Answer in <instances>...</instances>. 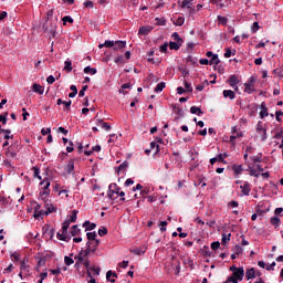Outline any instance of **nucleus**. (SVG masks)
<instances>
[{"mask_svg":"<svg viewBox=\"0 0 283 283\" xmlns=\"http://www.w3.org/2000/svg\"><path fill=\"white\" fill-rule=\"evenodd\" d=\"M232 171H234V176H240L244 171V168H242V165H233Z\"/></svg>","mask_w":283,"mask_h":283,"instance_id":"aec40b11","label":"nucleus"},{"mask_svg":"<svg viewBox=\"0 0 283 283\" xmlns=\"http://www.w3.org/2000/svg\"><path fill=\"white\" fill-rule=\"evenodd\" d=\"M232 275L239 281L244 280V268L240 266L239 270L232 273Z\"/></svg>","mask_w":283,"mask_h":283,"instance_id":"39448f33","label":"nucleus"},{"mask_svg":"<svg viewBox=\"0 0 283 283\" xmlns=\"http://www.w3.org/2000/svg\"><path fill=\"white\" fill-rule=\"evenodd\" d=\"M108 198H112V193H116L117 196L120 197V201L125 202V191H120V187H118V185L116 184H111L108 186Z\"/></svg>","mask_w":283,"mask_h":283,"instance_id":"7ed1b4c3","label":"nucleus"},{"mask_svg":"<svg viewBox=\"0 0 283 283\" xmlns=\"http://www.w3.org/2000/svg\"><path fill=\"white\" fill-rule=\"evenodd\" d=\"M190 113L197 114V116H202V114H205V112H202V109H200L198 106H191Z\"/></svg>","mask_w":283,"mask_h":283,"instance_id":"5701e85b","label":"nucleus"},{"mask_svg":"<svg viewBox=\"0 0 283 283\" xmlns=\"http://www.w3.org/2000/svg\"><path fill=\"white\" fill-rule=\"evenodd\" d=\"M182 46V44H180L179 42H169V48H170V50H176V51H178V49L179 48H181Z\"/></svg>","mask_w":283,"mask_h":283,"instance_id":"f704fd0d","label":"nucleus"},{"mask_svg":"<svg viewBox=\"0 0 283 283\" xmlns=\"http://www.w3.org/2000/svg\"><path fill=\"white\" fill-rule=\"evenodd\" d=\"M33 171V178H38V180H43V177H41V169H39V167L34 166L32 168Z\"/></svg>","mask_w":283,"mask_h":283,"instance_id":"412c9836","label":"nucleus"},{"mask_svg":"<svg viewBox=\"0 0 283 283\" xmlns=\"http://www.w3.org/2000/svg\"><path fill=\"white\" fill-rule=\"evenodd\" d=\"M97 70L95 67L92 66H86L84 69V74H91L92 76H94V74H97Z\"/></svg>","mask_w":283,"mask_h":283,"instance_id":"b1692460","label":"nucleus"},{"mask_svg":"<svg viewBox=\"0 0 283 283\" xmlns=\"http://www.w3.org/2000/svg\"><path fill=\"white\" fill-rule=\"evenodd\" d=\"M228 83H229L230 87H235L238 85V83H240V80H238V75H231L228 78Z\"/></svg>","mask_w":283,"mask_h":283,"instance_id":"9d476101","label":"nucleus"},{"mask_svg":"<svg viewBox=\"0 0 283 283\" xmlns=\"http://www.w3.org/2000/svg\"><path fill=\"white\" fill-rule=\"evenodd\" d=\"M52 133L51 128H42L41 134L42 136H48Z\"/></svg>","mask_w":283,"mask_h":283,"instance_id":"0e129e2a","label":"nucleus"},{"mask_svg":"<svg viewBox=\"0 0 283 283\" xmlns=\"http://www.w3.org/2000/svg\"><path fill=\"white\" fill-rule=\"evenodd\" d=\"M115 63H116L117 65H120V64L125 63V56H123V55L117 56V57L115 59Z\"/></svg>","mask_w":283,"mask_h":283,"instance_id":"8fccbe9b","label":"nucleus"},{"mask_svg":"<svg viewBox=\"0 0 283 283\" xmlns=\"http://www.w3.org/2000/svg\"><path fill=\"white\" fill-rule=\"evenodd\" d=\"M240 189L243 196H249L251 193V184L249 181H244Z\"/></svg>","mask_w":283,"mask_h":283,"instance_id":"423d86ee","label":"nucleus"},{"mask_svg":"<svg viewBox=\"0 0 283 283\" xmlns=\"http://www.w3.org/2000/svg\"><path fill=\"white\" fill-rule=\"evenodd\" d=\"M223 97L230 98V101H233L235 98V92H233L232 90H224Z\"/></svg>","mask_w":283,"mask_h":283,"instance_id":"f8f14e48","label":"nucleus"},{"mask_svg":"<svg viewBox=\"0 0 283 283\" xmlns=\"http://www.w3.org/2000/svg\"><path fill=\"white\" fill-rule=\"evenodd\" d=\"M98 125H101L102 129H105L106 132H109V129H112V126L103 122L102 119H98Z\"/></svg>","mask_w":283,"mask_h":283,"instance_id":"473e14b6","label":"nucleus"},{"mask_svg":"<svg viewBox=\"0 0 283 283\" xmlns=\"http://www.w3.org/2000/svg\"><path fill=\"white\" fill-rule=\"evenodd\" d=\"M104 48H114V41L112 40H106L104 43H103Z\"/></svg>","mask_w":283,"mask_h":283,"instance_id":"052dcab7","label":"nucleus"},{"mask_svg":"<svg viewBox=\"0 0 283 283\" xmlns=\"http://www.w3.org/2000/svg\"><path fill=\"white\" fill-rule=\"evenodd\" d=\"M165 87V82H160L159 84H157V86L155 87V92H163Z\"/></svg>","mask_w":283,"mask_h":283,"instance_id":"864d4df0","label":"nucleus"},{"mask_svg":"<svg viewBox=\"0 0 283 283\" xmlns=\"http://www.w3.org/2000/svg\"><path fill=\"white\" fill-rule=\"evenodd\" d=\"M34 218L35 220H39V218H41V216H45V210H39L38 212H34Z\"/></svg>","mask_w":283,"mask_h":283,"instance_id":"6e6d98bb","label":"nucleus"},{"mask_svg":"<svg viewBox=\"0 0 283 283\" xmlns=\"http://www.w3.org/2000/svg\"><path fill=\"white\" fill-rule=\"evenodd\" d=\"M247 280H255V268L248 269L245 271Z\"/></svg>","mask_w":283,"mask_h":283,"instance_id":"9b49d317","label":"nucleus"},{"mask_svg":"<svg viewBox=\"0 0 283 283\" xmlns=\"http://www.w3.org/2000/svg\"><path fill=\"white\" fill-rule=\"evenodd\" d=\"M112 277H118V274H116L115 272H112V270H109V271L106 273V280H107L108 282H112V283L116 282V280H115V279H112Z\"/></svg>","mask_w":283,"mask_h":283,"instance_id":"a211bd4d","label":"nucleus"},{"mask_svg":"<svg viewBox=\"0 0 283 283\" xmlns=\"http://www.w3.org/2000/svg\"><path fill=\"white\" fill-rule=\"evenodd\" d=\"M98 235H99L101 238H103V235H107V228L102 227V228L98 230Z\"/></svg>","mask_w":283,"mask_h":283,"instance_id":"4d7b16f0","label":"nucleus"},{"mask_svg":"<svg viewBox=\"0 0 283 283\" xmlns=\"http://www.w3.org/2000/svg\"><path fill=\"white\" fill-rule=\"evenodd\" d=\"M210 65H220V59L218 57V54L211 56Z\"/></svg>","mask_w":283,"mask_h":283,"instance_id":"7c9ffc66","label":"nucleus"},{"mask_svg":"<svg viewBox=\"0 0 283 283\" xmlns=\"http://www.w3.org/2000/svg\"><path fill=\"white\" fill-rule=\"evenodd\" d=\"M21 271H28L30 269V265L28 264V259H23L21 261V266H20Z\"/></svg>","mask_w":283,"mask_h":283,"instance_id":"72a5a7b5","label":"nucleus"},{"mask_svg":"<svg viewBox=\"0 0 283 283\" xmlns=\"http://www.w3.org/2000/svg\"><path fill=\"white\" fill-rule=\"evenodd\" d=\"M260 114V118H266V116H269V108H266V103H261V112Z\"/></svg>","mask_w":283,"mask_h":283,"instance_id":"1a4fd4ad","label":"nucleus"},{"mask_svg":"<svg viewBox=\"0 0 283 283\" xmlns=\"http://www.w3.org/2000/svg\"><path fill=\"white\" fill-rule=\"evenodd\" d=\"M231 241V233H222L221 244H227V242Z\"/></svg>","mask_w":283,"mask_h":283,"instance_id":"2f4dec72","label":"nucleus"},{"mask_svg":"<svg viewBox=\"0 0 283 283\" xmlns=\"http://www.w3.org/2000/svg\"><path fill=\"white\" fill-rule=\"evenodd\" d=\"M56 81L55 77H53V75H50L48 78H46V83H49V85H53V83Z\"/></svg>","mask_w":283,"mask_h":283,"instance_id":"338daca9","label":"nucleus"},{"mask_svg":"<svg viewBox=\"0 0 283 283\" xmlns=\"http://www.w3.org/2000/svg\"><path fill=\"white\" fill-rule=\"evenodd\" d=\"M64 108H63V112H70V108L72 107V99L70 101H64Z\"/></svg>","mask_w":283,"mask_h":283,"instance_id":"ea45409f","label":"nucleus"},{"mask_svg":"<svg viewBox=\"0 0 283 283\" xmlns=\"http://www.w3.org/2000/svg\"><path fill=\"white\" fill-rule=\"evenodd\" d=\"M171 36L174 41H176V43H179L181 45L182 43H185V41L182 40V38H180V34H178V32H174Z\"/></svg>","mask_w":283,"mask_h":283,"instance_id":"cd10ccee","label":"nucleus"},{"mask_svg":"<svg viewBox=\"0 0 283 283\" xmlns=\"http://www.w3.org/2000/svg\"><path fill=\"white\" fill-rule=\"evenodd\" d=\"M191 6H193V0H184L181 2V8H191Z\"/></svg>","mask_w":283,"mask_h":283,"instance_id":"4c0bfd02","label":"nucleus"},{"mask_svg":"<svg viewBox=\"0 0 283 283\" xmlns=\"http://www.w3.org/2000/svg\"><path fill=\"white\" fill-rule=\"evenodd\" d=\"M57 240H61L62 242H67L69 240H72V237L65 233L57 232L56 234Z\"/></svg>","mask_w":283,"mask_h":283,"instance_id":"2eb2a0df","label":"nucleus"},{"mask_svg":"<svg viewBox=\"0 0 283 283\" xmlns=\"http://www.w3.org/2000/svg\"><path fill=\"white\" fill-rule=\"evenodd\" d=\"M128 167H129V164L127 163V160H125L123 164L118 166V171H125L127 170Z\"/></svg>","mask_w":283,"mask_h":283,"instance_id":"a19ab883","label":"nucleus"},{"mask_svg":"<svg viewBox=\"0 0 283 283\" xmlns=\"http://www.w3.org/2000/svg\"><path fill=\"white\" fill-rule=\"evenodd\" d=\"M244 92L247 94H253L255 92V85L244 84Z\"/></svg>","mask_w":283,"mask_h":283,"instance_id":"393cba45","label":"nucleus"},{"mask_svg":"<svg viewBox=\"0 0 283 283\" xmlns=\"http://www.w3.org/2000/svg\"><path fill=\"white\" fill-rule=\"evenodd\" d=\"M217 249H220V241H214L211 243V250L217 251Z\"/></svg>","mask_w":283,"mask_h":283,"instance_id":"13d9d810","label":"nucleus"},{"mask_svg":"<svg viewBox=\"0 0 283 283\" xmlns=\"http://www.w3.org/2000/svg\"><path fill=\"white\" fill-rule=\"evenodd\" d=\"M64 170L66 174H72V171H74V159H71L66 166L64 167Z\"/></svg>","mask_w":283,"mask_h":283,"instance_id":"ddd939ff","label":"nucleus"},{"mask_svg":"<svg viewBox=\"0 0 283 283\" xmlns=\"http://www.w3.org/2000/svg\"><path fill=\"white\" fill-rule=\"evenodd\" d=\"M6 156L8 158H17V149L14 146H10L6 149Z\"/></svg>","mask_w":283,"mask_h":283,"instance_id":"6e6552de","label":"nucleus"},{"mask_svg":"<svg viewBox=\"0 0 283 283\" xmlns=\"http://www.w3.org/2000/svg\"><path fill=\"white\" fill-rule=\"evenodd\" d=\"M238 279L233 275H230L227 281H224L223 283H238Z\"/></svg>","mask_w":283,"mask_h":283,"instance_id":"de8ad7c7","label":"nucleus"},{"mask_svg":"<svg viewBox=\"0 0 283 283\" xmlns=\"http://www.w3.org/2000/svg\"><path fill=\"white\" fill-rule=\"evenodd\" d=\"M62 21H63L64 25H65V23H74V19H72V17H70V15L62 18Z\"/></svg>","mask_w":283,"mask_h":283,"instance_id":"09e8293b","label":"nucleus"},{"mask_svg":"<svg viewBox=\"0 0 283 283\" xmlns=\"http://www.w3.org/2000/svg\"><path fill=\"white\" fill-rule=\"evenodd\" d=\"M71 235L74 238L76 235H81V229L78 228V226H73L71 228Z\"/></svg>","mask_w":283,"mask_h":283,"instance_id":"a878e982","label":"nucleus"},{"mask_svg":"<svg viewBox=\"0 0 283 283\" xmlns=\"http://www.w3.org/2000/svg\"><path fill=\"white\" fill-rule=\"evenodd\" d=\"M64 71L65 72H72V61H65L64 62Z\"/></svg>","mask_w":283,"mask_h":283,"instance_id":"58836bf2","label":"nucleus"},{"mask_svg":"<svg viewBox=\"0 0 283 283\" xmlns=\"http://www.w3.org/2000/svg\"><path fill=\"white\" fill-rule=\"evenodd\" d=\"M92 253V242H86V249L81 251L78 255L75 256V260L78 262H85L87 255Z\"/></svg>","mask_w":283,"mask_h":283,"instance_id":"20e7f679","label":"nucleus"},{"mask_svg":"<svg viewBox=\"0 0 283 283\" xmlns=\"http://www.w3.org/2000/svg\"><path fill=\"white\" fill-rule=\"evenodd\" d=\"M168 48H169V43H164L160 48H159V50H160V52L163 53V54H167V50H168Z\"/></svg>","mask_w":283,"mask_h":283,"instance_id":"49530a36","label":"nucleus"},{"mask_svg":"<svg viewBox=\"0 0 283 283\" xmlns=\"http://www.w3.org/2000/svg\"><path fill=\"white\" fill-rule=\"evenodd\" d=\"M156 147V154L160 151V146L156 144V142L150 143V149H155Z\"/></svg>","mask_w":283,"mask_h":283,"instance_id":"bf43d9fd","label":"nucleus"},{"mask_svg":"<svg viewBox=\"0 0 283 283\" xmlns=\"http://www.w3.org/2000/svg\"><path fill=\"white\" fill-rule=\"evenodd\" d=\"M270 222H271L272 227H275V229H277V227H280V222H282V221L280 220L279 217H272Z\"/></svg>","mask_w":283,"mask_h":283,"instance_id":"bb28decb","label":"nucleus"},{"mask_svg":"<svg viewBox=\"0 0 283 283\" xmlns=\"http://www.w3.org/2000/svg\"><path fill=\"white\" fill-rule=\"evenodd\" d=\"M0 123H2V125H6L8 123V113L0 115Z\"/></svg>","mask_w":283,"mask_h":283,"instance_id":"603ef678","label":"nucleus"},{"mask_svg":"<svg viewBox=\"0 0 283 283\" xmlns=\"http://www.w3.org/2000/svg\"><path fill=\"white\" fill-rule=\"evenodd\" d=\"M101 244V241L97 240V241H92V244H91V250H92V253H96V249H98V245Z\"/></svg>","mask_w":283,"mask_h":283,"instance_id":"c9c22d12","label":"nucleus"},{"mask_svg":"<svg viewBox=\"0 0 283 283\" xmlns=\"http://www.w3.org/2000/svg\"><path fill=\"white\" fill-rule=\"evenodd\" d=\"M184 264L186 266H189L191 269V271H193V260H191V259L185 260Z\"/></svg>","mask_w":283,"mask_h":283,"instance_id":"a18cd8bd","label":"nucleus"},{"mask_svg":"<svg viewBox=\"0 0 283 283\" xmlns=\"http://www.w3.org/2000/svg\"><path fill=\"white\" fill-rule=\"evenodd\" d=\"M149 32H151V27H142L138 31V34H140L143 36H147V34H149Z\"/></svg>","mask_w":283,"mask_h":283,"instance_id":"6ab92c4d","label":"nucleus"},{"mask_svg":"<svg viewBox=\"0 0 283 283\" xmlns=\"http://www.w3.org/2000/svg\"><path fill=\"white\" fill-rule=\"evenodd\" d=\"M45 203V207H46V210H45V216H50V213H54L56 211V208L54 207V205L52 203H48V202H44Z\"/></svg>","mask_w":283,"mask_h":283,"instance_id":"4468645a","label":"nucleus"},{"mask_svg":"<svg viewBox=\"0 0 283 283\" xmlns=\"http://www.w3.org/2000/svg\"><path fill=\"white\" fill-rule=\"evenodd\" d=\"M174 25H185V17H179L176 21L172 22Z\"/></svg>","mask_w":283,"mask_h":283,"instance_id":"37998d69","label":"nucleus"},{"mask_svg":"<svg viewBox=\"0 0 283 283\" xmlns=\"http://www.w3.org/2000/svg\"><path fill=\"white\" fill-rule=\"evenodd\" d=\"M77 216H78V210H73V211H72V214H71V217H70V219H69V222H70V223H71V222H76Z\"/></svg>","mask_w":283,"mask_h":283,"instance_id":"e433bc0d","label":"nucleus"},{"mask_svg":"<svg viewBox=\"0 0 283 283\" xmlns=\"http://www.w3.org/2000/svg\"><path fill=\"white\" fill-rule=\"evenodd\" d=\"M85 92H87V85H84L82 90L78 92L80 98H83V96H85Z\"/></svg>","mask_w":283,"mask_h":283,"instance_id":"680f3d73","label":"nucleus"},{"mask_svg":"<svg viewBox=\"0 0 283 283\" xmlns=\"http://www.w3.org/2000/svg\"><path fill=\"white\" fill-rule=\"evenodd\" d=\"M174 111H175V114H177V116H180V117L185 116V111L178 107L177 104L174 105Z\"/></svg>","mask_w":283,"mask_h":283,"instance_id":"c85d7f7f","label":"nucleus"},{"mask_svg":"<svg viewBox=\"0 0 283 283\" xmlns=\"http://www.w3.org/2000/svg\"><path fill=\"white\" fill-rule=\"evenodd\" d=\"M70 220H65L62 224V233H64L65 235H67V229H70Z\"/></svg>","mask_w":283,"mask_h":283,"instance_id":"c756f323","label":"nucleus"},{"mask_svg":"<svg viewBox=\"0 0 283 283\" xmlns=\"http://www.w3.org/2000/svg\"><path fill=\"white\" fill-rule=\"evenodd\" d=\"M258 30H260V23L254 22L253 25H252V32H253V34H255V32H258Z\"/></svg>","mask_w":283,"mask_h":283,"instance_id":"69168bd1","label":"nucleus"},{"mask_svg":"<svg viewBox=\"0 0 283 283\" xmlns=\"http://www.w3.org/2000/svg\"><path fill=\"white\" fill-rule=\"evenodd\" d=\"M42 28H43L44 32L52 34L53 38L56 36V21L46 20Z\"/></svg>","mask_w":283,"mask_h":283,"instance_id":"f03ea898","label":"nucleus"},{"mask_svg":"<svg viewBox=\"0 0 283 283\" xmlns=\"http://www.w3.org/2000/svg\"><path fill=\"white\" fill-rule=\"evenodd\" d=\"M64 262H65L66 266H71V264H74V259H72L70 256H65Z\"/></svg>","mask_w":283,"mask_h":283,"instance_id":"5fc2aeb1","label":"nucleus"},{"mask_svg":"<svg viewBox=\"0 0 283 283\" xmlns=\"http://www.w3.org/2000/svg\"><path fill=\"white\" fill-rule=\"evenodd\" d=\"M232 251H233V253H235V255H240V253H242L243 249H242V247L237 244L234 248H232Z\"/></svg>","mask_w":283,"mask_h":283,"instance_id":"c03bdc74","label":"nucleus"},{"mask_svg":"<svg viewBox=\"0 0 283 283\" xmlns=\"http://www.w3.org/2000/svg\"><path fill=\"white\" fill-rule=\"evenodd\" d=\"M38 266H45V258H40L39 259Z\"/></svg>","mask_w":283,"mask_h":283,"instance_id":"774afa93","label":"nucleus"},{"mask_svg":"<svg viewBox=\"0 0 283 283\" xmlns=\"http://www.w3.org/2000/svg\"><path fill=\"white\" fill-rule=\"evenodd\" d=\"M231 54H233V56H234L235 50H234L233 53H232V52H231V49L227 48V49H226V53H224V57H226V59H231Z\"/></svg>","mask_w":283,"mask_h":283,"instance_id":"3c124183","label":"nucleus"},{"mask_svg":"<svg viewBox=\"0 0 283 283\" xmlns=\"http://www.w3.org/2000/svg\"><path fill=\"white\" fill-rule=\"evenodd\" d=\"M217 19L221 25H227L229 21L226 17H222V15H218Z\"/></svg>","mask_w":283,"mask_h":283,"instance_id":"79ce46f5","label":"nucleus"},{"mask_svg":"<svg viewBox=\"0 0 283 283\" xmlns=\"http://www.w3.org/2000/svg\"><path fill=\"white\" fill-rule=\"evenodd\" d=\"M184 85L186 87V92H193V87H191V84L189 82H185Z\"/></svg>","mask_w":283,"mask_h":283,"instance_id":"e2e57ef3","label":"nucleus"},{"mask_svg":"<svg viewBox=\"0 0 283 283\" xmlns=\"http://www.w3.org/2000/svg\"><path fill=\"white\" fill-rule=\"evenodd\" d=\"M124 48H127V42L126 41H115L114 42V46H113V50L115 52H118V50H124Z\"/></svg>","mask_w":283,"mask_h":283,"instance_id":"0eeeda50","label":"nucleus"},{"mask_svg":"<svg viewBox=\"0 0 283 283\" xmlns=\"http://www.w3.org/2000/svg\"><path fill=\"white\" fill-rule=\"evenodd\" d=\"M44 185V187H43ZM40 186L43 187L42 192H40V198L41 200H43V202H48V196H50V179L49 178H44L41 182Z\"/></svg>","mask_w":283,"mask_h":283,"instance_id":"f257e3e1","label":"nucleus"},{"mask_svg":"<svg viewBox=\"0 0 283 283\" xmlns=\"http://www.w3.org/2000/svg\"><path fill=\"white\" fill-rule=\"evenodd\" d=\"M32 90H33V92H35L36 94H40V95H43V92H45V88L43 86H41L40 84H33Z\"/></svg>","mask_w":283,"mask_h":283,"instance_id":"dca6fc26","label":"nucleus"},{"mask_svg":"<svg viewBox=\"0 0 283 283\" xmlns=\"http://www.w3.org/2000/svg\"><path fill=\"white\" fill-rule=\"evenodd\" d=\"M98 234H96V232H87L86 233V238H87V242H94V241H97L98 239L97 238Z\"/></svg>","mask_w":283,"mask_h":283,"instance_id":"4be33fe9","label":"nucleus"},{"mask_svg":"<svg viewBox=\"0 0 283 283\" xmlns=\"http://www.w3.org/2000/svg\"><path fill=\"white\" fill-rule=\"evenodd\" d=\"M83 227L85 228V231H94V229H96V223H92L90 221H85L83 223Z\"/></svg>","mask_w":283,"mask_h":283,"instance_id":"f3484780","label":"nucleus"}]
</instances>
